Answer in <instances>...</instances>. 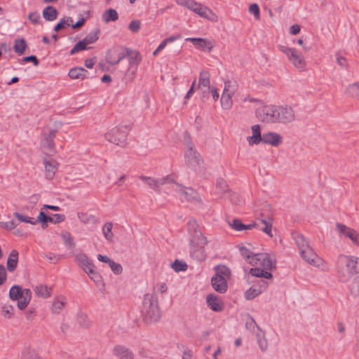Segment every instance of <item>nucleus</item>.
Returning a JSON list of instances; mask_svg holds the SVG:
<instances>
[{
  "label": "nucleus",
  "mask_w": 359,
  "mask_h": 359,
  "mask_svg": "<svg viewBox=\"0 0 359 359\" xmlns=\"http://www.w3.org/2000/svg\"><path fill=\"white\" fill-rule=\"evenodd\" d=\"M188 231L190 236V255L197 262H203L206 259L205 246L208 244L206 237L203 236L196 221H189Z\"/></svg>",
  "instance_id": "1"
},
{
  "label": "nucleus",
  "mask_w": 359,
  "mask_h": 359,
  "mask_svg": "<svg viewBox=\"0 0 359 359\" xmlns=\"http://www.w3.org/2000/svg\"><path fill=\"white\" fill-rule=\"evenodd\" d=\"M359 257L341 254L336 261V269L340 280H349L359 272Z\"/></svg>",
  "instance_id": "2"
},
{
  "label": "nucleus",
  "mask_w": 359,
  "mask_h": 359,
  "mask_svg": "<svg viewBox=\"0 0 359 359\" xmlns=\"http://www.w3.org/2000/svg\"><path fill=\"white\" fill-rule=\"evenodd\" d=\"M294 239L302 258L307 264L317 268H321L325 271L328 270L327 262L316 253L303 235L298 234L295 236Z\"/></svg>",
  "instance_id": "3"
},
{
  "label": "nucleus",
  "mask_w": 359,
  "mask_h": 359,
  "mask_svg": "<svg viewBox=\"0 0 359 359\" xmlns=\"http://www.w3.org/2000/svg\"><path fill=\"white\" fill-rule=\"evenodd\" d=\"M273 218L270 215H266L264 212H261L259 217L257 218V221L245 225L238 219H233L231 222H229L230 226L238 231L243 230H249L253 228H259L262 231L270 237H273L272 233V226H273Z\"/></svg>",
  "instance_id": "4"
},
{
  "label": "nucleus",
  "mask_w": 359,
  "mask_h": 359,
  "mask_svg": "<svg viewBox=\"0 0 359 359\" xmlns=\"http://www.w3.org/2000/svg\"><path fill=\"white\" fill-rule=\"evenodd\" d=\"M142 314L146 323H156L161 316L157 295L155 293H147L144 295Z\"/></svg>",
  "instance_id": "5"
},
{
  "label": "nucleus",
  "mask_w": 359,
  "mask_h": 359,
  "mask_svg": "<svg viewBox=\"0 0 359 359\" xmlns=\"http://www.w3.org/2000/svg\"><path fill=\"white\" fill-rule=\"evenodd\" d=\"M9 298L13 301H18V308L25 310L32 299V292L29 289H22L19 285H13L9 290Z\"/></svg>",
  "instance_id": "6"
},
{
  "label": "nucleus",
  "mask_w": 359,
  "mask_h": 359,
  "mask_svg": "<svg viewBox=\"0 0 359 359\" xmlns=\"http://www.w3.org/2000/svg\"><path fill=\"white\" fill-rule=\"evenodd\" d=\"M129 128L126 125H118L104 134V138L109 142L116 145L124 147L126 144V138Z\"/></svg>",
  "instance_id": "7"
},
{
  "label": "nucleus",
  "mask_w": 359,
  "mask_h": 359,
  "mask_svg": "<svg viewBox=\"0 0 359 359\" xmlns=\"http://www.w3.org/2000/svg\"><path fill=\"white\" fill-rule=\"evenodd\" d=\"M279 50L284 53L288 60L300 72L306 70V62L303 54L294 48H290L285 46H280Z\"/></svg>",
  "instance_id": "8"
},
{
  "label": "nucleus",
  "mask_w": 359,
  "mask_h": 359,
  "mask_svg": "<svg viewBox=\"0 0 359 359\" xmlns=\"http://www.w3.org/2000/svg\"><path fill=\"white\" fill-rule=\"evenodd\" d=\"M139 179L144 182L149 189L155 191H159L161 188L164 185L172 186V184H175V176L173 175H168L161 178L140 175Z\"/></svg>",
  "instance_id": "9"
},
{
  "label": "nucleus",
  "mask_w": 359,
  "mask_h": 359,
  "mask_svg": "<svg viewBox=\"0 0 359 359\" xmlns=\"http://www.w3.org/2000/svg\"><path fill=\"white\" fill-rule=\"evenodd\" d=\"M185 161L187 165L195 171L199 170L203 164L201 155L194 148L192 143H189L186 147Z\"/></svg>",
  "instance_id": "10"
},
{
  "label": "nucleus",
  "mask_w": 359,
  "mask_h": 359,
  "mask_svg": "<svg viewBox=\"0 0 359 359\" xmlns=\"http://www.w3.org/2000/svg\"><path fill=\"white\" fill-rule=\"evenodd\" d=\"M130 53V48L122 46L114 47L107 52L106 61L110 65H118L122 59L126 57V55H129Z\"/></svg>",
  "instance_id": "11"
},
{
  "label": "nucleus",
  "mask_w": 359,
  "mask_h": 359,
  "mask_svg": "<svg viewBox=\"0 0 359 359\" xmlns=\"http://www.w3.org/2000/svg\"><path fill=\"white\" fill-rule=\"evenodd\" d=\"M257 117L266 123L276 122V106L266 105L258 108L256 111Z\"/></svg>",
  "instance_id": "12"
},
{
  "label": "nucleus",
  "mask_w": 359,
  "mask_h": 359,
  "mask_svg": "<svg viewBox=\"0 0 359 359\" xmlns=\"http://www.w3.org/2000/svg\"><path fill=\"white\" fill-rule=\"evenodd\" d=\"M43 164L44 165L45 178L48 180H53L58 170L60 163L50 155L46 154L43 158Z\"/></svg>",
  "instance_id": "13"
},
{
  "label": "nucleus",
  "mask_w": 359,
  "mask_h": 359,
  "mask_svg": "<svg viewBox=\"0 0 359 359\" xmlns=\"http://www.w3.org/2000/svg\"><path fill=\"white\" fill-rule=\"evenodd\" d=\"M172 185L175 186V191L180 196L181 200L194 201H201L202 200L198 192L191 187H186L176 182L175 184H172Z\"/></svg>",
  "instance_id": "14"
},
{
  "label": "nucleus",
  "mask_w": 359,
  "mask_h": 359,
  "mask_svg": "<svg viewBox=\"0 0 359 359\" xmlns=\"http://www.w3.org/2000/svg\"><path fill=\"white\" fill-rule=\"evenodd\" d=\"M336 228L339 236L348 238L353 245L359 247V233L341 223H337Z\"/></svg>",
  "instance_id": "15"
},
{
  "label": "nucleus",
  "mask_w": 359,
  "mask_h": 359,
  "mask_svg": "<svg viewBox=\"0 0 359 359\" xmlns=\"http://www.w3.org/2000/svg\"><path fill=\"white\" fill-rule=\"evenodd\" d=\"M295 119L294 111L289 106H276V122L288 123Z\"/></svg>",
  "instance_id": "16"
},
{
  "label": "nucleus",
  "mask_w": 359,
  "mask_h": 359,
  "mask_svg": "<svg viewBox=\"0 0 359 359\" xmlns=\"http://www.w3.org/2000/svg\"><path fill=\"white\" fill-rule=\"evenodd\" d=\"M57 130H52L48 133L45 134L41 139V147L44 151L56 153L54 138L55 137Z\"/></svg>",
  "instance_id": "17"
},
{
  "label": "nucleus",
  "mask_w": 359,
  "mask_h": 359,
  "mask_svg": "<svg viewBox=\"0 0 359 359\" xmlns=\"http://www.w3.org/2000/svg\"><path fill=\"white\" fill-rule=\"evenodd\" d=\"M193 12L210 21L217 22L218 20L217 15L211 9L200 3H197V6H195Z\"/></svg>",
  "instance_id": "18"
},
{
  "label": "nucleus",
  "mask_w": 359,
  "mask_h": 359,
  "mask_svg": "<svg viewBox=\"0 0 359 359\" xmlns=\"http://www.w3.org/2000/svg\"><path fill=\"white\" fill-rule=\"evenodd\" d=\"M112 353L118 359H134L133 351L123 345H116L112 350Z\"/></svg>",
  "instance_id": "19"
},
{
  "label": "nucleus",
  "mask_w": 359,
  "mask_h": 359,
  "mask_svg": "<svg viewBox=\"0 0 359 359\" xmlns=\"http://www.w3.org/2000/svg\"><path fill=\"white\" fill-rule=\"evenodd\" d=\"M75 261L86 273L92 272V269L95 268V265L84 253L80 252L75 255Z\"/></svg>",
  "instance_id": "20"
},
{
  "label": "nucleus",
  "mask_w": 359,
  "mask_h": 359,
  "mask_svg": "<svg viewBox=\"0 0 359 359\" xmlns=\"http://www.w3.org/2000/svg\"><path fill=\"white\" fill-rule=\"evenodd\" d=\"M67 304V298L64 295L56 296L53 298L50 311L53 314H59Z\"/></svg>",
  "instance_id": "21"
},
{
  "label": "nucleus",
  "mask_w": 359,
  "mask_h": 359,
  "mask_svg": "<svg viewBox=\"0 0 359 359\" xmlns=\"http://www.w3.org/2000/svg\"><path fill=\"white\" fill-rule=\"evenodd\" d=\"M255 266H261L266 270H271L274 267V264L268 254L257 253L255 255Z\"/></svg>",
  "instance_id": "22"
},
{
  "label": "nucleus",
  "mask_w": 359,
  "mask_h": 359,
  "mask_svg": "<svg viewBox=\"0 0 359 359\" xmlns=\"http://www.w3.org/2000/svg\"><path fill=\"white\" fill-rule=\"evenodd\" d=\"M206 301L208 306L214 311L220 312L224 309V304L221 299L215 294H208Z\"/></svg>",
  "instance_id": "23"
},
{
  "label": "nucleus",
  "mask_w": 359,
  "mask_h": 359,
  "mask_svg": "<svg viewBox=\"0 0 359 359\" xmlns=\"http://www.w3.org/2000/svg\"><path fill=\"white\" fill-rule=\"evenodd\" d=\"M186 41H191L197 48H207L208 51H211L213 48L212 43L206 39L187 38L186 39Z\"/></svg>",
  "instance_id": "24"
},
{
  "label": "nucleus",
  "mask_w": 359,
  "mask_h": 359,
  "mask_svg": "<svg viewBox=\"0 0 359 359\" xmlns=\"http://www.w3.org/2000/svg\"><path fill=\"white\" fill-rule=\"evenodd\" d=\"M252 135L247 137V140L250 145L258 144L262 140L260 127L259 125H254L251 128Z\"/></svg>",
  "instance_id": "25"
},
{
  "label": "nucleus",
  "mask_w": 359,
  "mask_h": 359,
  "mask_svg": "<svg viewBox=\"0 0 359 359\" xmlns=\"http://www.w3.org/2000/svg\"><path fill=\"white\" fill-rule=\"evenodd\" d=\"M226 280L218 279L217 277H212L211 284L214 290L219 293H224L228 289V284Z\"/></svg>",
  "instance_id": "26"
},
{
  "label": "nucleus",
  "mask_w": 359,
  "mask_h": 359,
  "mask_svg": "<svg viewBox=\"0 0 359 359\" xmlns=\"http://www.w3.org/2000/svg\"><path fill=\"white\" fill-rule=\"evenodd\" d=\"M281 137L275 133H264L262 142L272 146H278L281 142Z\"/></svg>",
  "instance_id": "27"
},
{
  "label": "nucleus",
  "mask_w": 359,
  "mask_h": 359,
  "mask_svg": "<svg viewBox=\"0 0 359 359\" xmlns=\"http://www.w3.org/2000/svg\"><path fill=\"white\" fill-rule=\"evenodd\" d=\"M215 274L213 277H217L218 279H223L229 280L231 278V273L230 269L224 265H218L215 267Z\"/></svg>",
  "instance_id": "28"
},
{
  "label": "nucleus",
  "mask_w": 359,
  "mask_h": 359,
  "mask_svg": "<svg viewBox=\"0 0 359 359\" xmlns=\"http://www.w3.org/2000/svg\"><path fill=\"white\" fill-rule=\"evenodd\" d=\"M344 93L350 98L359 100V81L348 84Z\"/></svg>",
  "instance_id": "29"
},
{
  "label": "nucleus",
  "mask_w": 359,
  "mask_h": 359,
  "mask_svg": "<svg viewBox=\"0 0 359 359\" xmlns=\"http://www.w3.org/2000/svg\"><path fill=\"white\" fill-rule=\"evenodd\" d=\"M18 263V252L16 250H13L9 254L6 262L7 269L10 272H13L17 268Z\"/></svg>",
  "instance_id": "30"
},
{
  "label": "nucleus",
  "mask_w": 359,
  "mask_h": 359,
  "mask_svg": "<svg viewBox=\"0 0 359 359\" xmlns=\"http://www.w3.org/2000/svg\"><path fill=\"white\" fill-rule=\"evenodd\" d=\"M239 251L242 257L245 260L252 266H255L257 262H255V255L248 248L245 246L239 248Z\"/></svg>",
  "instance_id": "31"
},
{
  "label": "nucleus",
  "mask_w": 359,
  "mask_h": 359,
  "mask_svg": "<svg viewBox=\"0 0 359 359\" xmlns=\"http://www.w3.org/2000/svg\"><path fill=\"white\" fill-rule=\"evenodd\" d=\"M88 71L83 67L72 68L68 75L72 79H83L86 78Z\"/></svg>",
  "instance_id": "32"
},
{
  "label": "nucleus",
  "mask_w": 359,
  "mask_h": 359,
  "mask_svg": "<svg viewBox=\"0 0 359 359\" xmlns=\"http://www.w3.org/2000/svg\"><path fill=\"white\" fill-rule=\"evenodd\" d=\"M38 297L46 299L51 296L52 288L46 285H39L34 289Z\"/></svg>",
  "instance_id": "33"
},
{
  "label": "nucleus",
  "mask_w": 359,
  "mask_h": 359,
  "mask_svg": "<svg viewBox=\"0 0 359 359\" xmlns=\"http://www.w3.org/2000/svg\"><path fill=\"white\" fill-rule=\"evenodd\" d=\"M42 15L46 20L53 21L57 18L58 12L53 6H48L43 9Z\"/></svg>",
  "instance_id": "34"
},
{
  "label": "nucleus",
  "mask_w": 359,
  "mask_h": 359,
  "mask_svg": "<svg viewBox=\"0 0 359 359\" xmlns=\"http://www.w3.org/2000/svg\"><path fill=\"white\" fill-rule=\"evenodd\" d=\"M201 87H207L208 89L210 86V76L208 72L201 71L199 75V80L198 84V88L200 89Z\"/></svg>",
  "instance_id": "35"
},
{
  "label": "nucleus",
  "mask_w": 359,
  "mask_h": 359,
  "mask_svg": "<svg viewBox=\"0 0 359 359\" xmlns=\"http://www.w3.org/2000/svg\"><path fill=\"white\" fill-rule=\"evenodd\" d=\"M118 18L117 11L114 8H109L105 11L102 14V20L105 23L115 22Z\"/></svg>",
  "instance_id": "36"
},
{
  "label": "nucleus",
  "mask_w": 359,
  "mask_h": 359,
  "mask_svg": "<svg viewBox=\"0 0 359 359\" xmlns=\"http://www.w3.org/2000/svg\"><path fill=\"white\" fill-rule=\"evenodd\" d=\"M60 236L65 246L68 249L73 250L75 247V243L71 233L68 231H62L60 233Z\"/></svg>",
  "instance_id": "37"
},
{
  "label": "nucleus",
  "mask_w": 359,
  "mask_h": 359,
  "mask_svg": "<svg viewBox=\"0 0 359 359\" xmlns=\"http://www.w3.org/2000/svg\"><path fill=\"white\" fill-rule=\"evenodd\" d=\"M250 273L252 276L258 278H264L266 279H271L273 278V275L271 272L266 271L263 269L257 267L250 269Z\"/></svg>",
  "instance_id": "38"
},
{
  "label": "nucleus",
  "mask_w": 359,
  "mask_h": 359,
  "mask_svg": "<svg viewBox=\"0 0 359 359\" xmlns=\"http://www.w3.org/2000/svg\"><path fill=\"white\" fill-rule=\"evenodd\" d=\"M113 223L107 222L102 227V233L105 239L109 242H113L114 233L112 232Z\"/></svg>",
  "instance_id": "39"
},
{
  "label": "nucleus",
  "mask_w": 359,
  "mask_h": 359,
  "mask_svg": "<svg viewBox=\"0 0 359 359\" xmlns=\"http://www.w3.org/2000/svg\"><path fill=\"white\" fill-rule=\"evenodd\" d=\"M100 33V29L99 28H95L89 32L83 39L85 42L88 45L95 43L99 39V34Z\"/></svg>",
  "instance_id": "40"
},
{
  "label": "nucleus",
  "mask_w": 359,
  "mask_h": 359,
  "mask_svg": "<svg viewBox=\"0 0 359 359\" xmlns=\"http://www.w3.org/2000/svg\"><path fill=\"white\" fill-rule=\"evenodd\" d=\"M27 48L26 41L24 39H17L15 41L13 49L15 53L22 55L24 53Z\"/></svg>",
  "instance_id": "41"
},
{
  "label": "nucleus",
  "mask_w": 359,
  "mask_h": 359,
  "mask_svg": "<svg viewBox=\"0 0 359 359\" xmlns=\"http://www.w3.org/2000/svg\"><path fill=\"white\" fill-rule=\"evenodd\" d=\"M232 95L222 93L221 97V105L224 109H229L233 104Z\"/></svg>",
  "instance_id": "42"
},
{
  "label": "nucleus",
  "mask_w": 359,
  "mask_h": 359,
  "mask_svg": "<svg viewBox=\"0 0 359 359\" xmlns=\"http://www.w3.org/2000/svg\"><path fill=\"white\" fill-rule=\"evenodd\" d=\"M51 217L47 216L43 210L40 212L37 217L36 223L40 222L41 223V226L43 229H46L48 226V222L51 221Z\"/></svg>",
  "instance_id": "43"
},
{
  "label": "nucleus",
  "mask_w": 359,
  "mask_h": 359,
  "mask_svg": "<svg viewBox=\"0 0 359 359\" xmlns=\"http://www.w3.org/2000/svg\"><path fill=\"white\" fill-rule=\"evenodd\" d=\"M14 217L17 218L20 222H25L29 223L32 225H34L36 224V221L31 217L26 216L22 213H20L18 212H15L13 214Z\"/></svg>",
  "instance_id": "44"
},
{
  "label": "nucleus",
  "mask_w": 359,
  "mask_h": 359,
  "mask_svg": "<svg viewBox=\"0 0 359 359\" xmlns=\"http://www.w3.org/2000/svg\"><path fill=\"white\" fill-rule=\"evenodd\" d=\"M262 292V289L254 288L253 287H252L245 292V297L248 300H252L255 299L256 297H257Z\"/></svg>",
  "instance_id": "45"
},
{
  "label": "nucleus",
  "mask_w": 359,
  "mask_h": 359,
  "mask_svg": "<svg viewBox=\"0 0 359 359\" xmlns=\"http://www.w3.org/2000/svg\"><path fill=\"white\" fill-rule=\"evenodd\" d=\"M350 293L352 296H359V277H355L350 285Z\"/></svg>",
  "instance_id": "46"
},
{
  "label": "nucleus",
  "mask_w": 359,
  "mask_h": 359,
  "mask_svg": "<svg viewBox=\"0 0 359 359\" xmlns=\"http://www.w3.org/2000/svg\"><path fill=\"white\" fill-rule=\"evenodd\" d=\"M171 267L177 272L184 271L187 269V264L184 262L180 261L178 259H176L173 263H172Z\"/></svg>",
  "instance_id": "47"
},
{
  "label": "nucleus",
  "mask_w": 359,
  "mask_h": 359,
  "mask_svg": "<svg viewBox=\"0 0 359 359\" xmlns=\"http://www.w3.org/2000/svg\"><path fill=\"white\" fill-rule=\"evenodd\" d=\"M126 57H129V63H130V66H132L135 64L137 65L141 60L140 53L138 52L133 51L131 49H130V55H126Z\"/></svg>",
  "instance_id": "48"
},
{
  "label": "nucleus",
  "mask_w": 359,
  "mask_h": 359,
  "mask_svg": "<svg viewBox=\"0 0 359 359\" xmlns=\"http://www.w3.org/2000/svg\"><path fill=\"white\" fill-rule=\"evenodd\" d=\"M69 22H72V19L71 18H62L61 20L55 26L54 30L55 32H58L67 26L70 25Z\"/></svg>",
  "instance_id": "49"
},
{
  "label": "nucleus",
  "mask_w": 359,
  "mask_h": 359,
  "mask_svg": "<svg viewBox=\"0 0 359 359\" xmlns=\"http://www.w3.org/2000/svg\"><path fill=\"white\" fill-rule=\"evenodd\" d=\"M87 45L88 44L85 42V41L83 39L81 41H79L74 45V46L70 50V55H74L79 51L88 49Z\"/></svg>",
  "instance_id": "50"
},
{
  "label": "nucleus",
  "mask_w": 359,
  "mask_h": 359,
  "mask_svg": "<svg viewBox=\"0 0 359 359\" xmlns=\"http://www.w3.org/2000/svg\"><path fill=\"white\" fill-rule=\"evenodd\" d=\"M14 308L11 305H4L1 308V313L6 319H10L13 316Z\"/></svg>",
  "instance_id": "51"
},
{
  "label": "nucleus",
  "mask_w": 359,
  "mask_h": 359,
  "mask_svg": "<svg viewBox=\"0 0 359 359\" xmlns=\"http://www.w3.org/2000/svg\"><path fill=\"white\" fill-rule=\"evenodd\" d=\"M257 343L259 344L260 349L262 351H266L268 349V341H267L266 339L265 338L264 335V334L262 335V334H259L257 335Z\"/></svg>",
  "instance_id": "52"
},
{
  "label": "nucleus",
  "mask_w": 359,
  "mask_h": 359,
  "mask_svg": "<svg viewBox=\"0 0 359 359\" xmlns=\"http://www.w3.org/2000/svg\"><path fill=\"white\" fill-rule=\"evenodd\" d=\"M235 89L232 85V82L229 80L224 82V94H229L233 95Z\"/></svg>",
  "instance_id": "53"
},
{
  "label": "nucleus",
  "mask_w": 359,
  "mask_h": 359,
  "mask_svg": "<svg viewBox=\"0 0 359 359\" xmlns=\"http://www.w3.org/2000/svg\"><path fill=\"white\" fill-rule=\"evenodd\" d=\"M249 11L254 15L256 20H259L260 18V11L259 6L257 4H252L249 7Z\"/></svg>",
  "instance_id": "54"
},
{
  "label": "nucleus",
  "mask_w": 359,
  "mask_h": 359,
  "mask_svg": "<svg viewBox=\"0 0 359 359\" xmlns=\"http://www.w3.org/2000/svg\"><path fill=\"white\" fill-rule=\"evenodd\" d=\"M109 266L111 269V271L115 273V274H121L122 273V271H123V268L121 266V264H118V263H116L114 262L113 260L109 263Z\"/></svg>",
  "instance_id": "55"
},
{
  "label": "nucleus",
  "mask_w": 359,
  "mask_h": 359,
  "mask_svg": "<svg viewBox=\"0 0 359 359\" xmlns=\"http://www.w3.org/2000/svg\"><path fill=\"white\" fill-rule=\"evenodd\" d=\"M129 29L134 33L137 32L140 29V22L138 20H132L128 26Z\"/></svg>",
  "instance_id": "56"
},
{
  "label": "nucleus",
  "mask_w": 359,
  "mask_h": 359,
  "mask_svg": "<svg viewBox=\"0 0 359 359\" xmlns=\"http://www.w3.org/2000/svg\"><path fill=\"white\" fill-rule=\"evenodd\" d=\"M28 18L32 22V23L36 25L39 22L40 15L38 12H32L29 14Z\"/></svg>",
  "instance_id": "57"
},
{
  "label": "nucleus",
  "mask_w": 359,
  "mask_h": 359,
  "mask_svg": "<svg viewBox=\"0 0 359 359\" xmlns=\"http://www.w3.org/2000/svg\"><path fill=\"white\" fill-rule=\"evenodd\" d=\"M90 278L95 282H99L101 279V276L95 271V268L92 269V272H86Z\"/></svg>",
  "instance_id": "58"
},
{
  "label": "nucleus",
  "mask_w": 359,
  "mask_h": 359,
  "mask_svg": "<svg viewBox=\"0 0 359 359\" xmlns=\"http://www.w3.org/2000/svg\"><path fill=\"white\" fill-rule=\"evenodd\" d=\"M50 217H51L52 220L50 221V222H52L54 224L60 223V222L64 221L65 219V215H61V214H54V215H53V216H50Z\"/></svg>",
  "instance_id": "59"
},
{
  "label": "nucleus",
  "mask_w": 359,
  "mask_h": 359,
  "mask_svg": "<svg viewBox=\"0 0 359 359\" xmlns=\"http://www.w3.org/2000/svg\"><path fill=\"white\" fill-rule=\"evenodd\" d=\"M7 275L4 265L0 264V285H3L6 280Z\"/></svg>",
  "instance_id": "60"
},
{
  "label": "nucleus",
  "mask_w": 359,
  "mask_h": 359,
  "mask_svg": "<svg viewBox=\"0 0 359 359\" xmlns=\"http://www.w3.org/2000/svg\"><path fill=\"white\" fill-rule=\"evenodd\" d=\"M1 226L8 229V230H12L14 229L17 224L15 223L14 221H10L7 222H1L0 223Z\"/></svg>",
  "instance_id": "61"
},
{
  "label": "nucleus",
  "mask_w": 359,
  "mask_h": 359,
  "mask_svg": "<svg viewBox=\"0 0 359 359\" xmlns=\"http://www.w3.org/2000/svg\"><path fill=\"white\" fill-rule=\"evenodd\" d=\"M22 61L25 62H32L34 65L36 67L39 65V60L37 57L33 55L23 57Z\"/></svg>",
  "instance_id": "62"
},
{
  "label": "nucleus",
  "mask_w": 359,
  "mask_h": 359,
  "mask_svg": "<svg viewBox=\"0 0 359 359\" xmlns=\"http://www.w3.org/2000/svg\"><path fill=\"white\" fill-rule=\"evenodd\" d=\"M337 62L341 68H346L348 67V64L347 60L342 56H338L337 57Z\"/></svg>",
  "instance_id": "63"
},
{
  "label": "nucleus",
  "mask_w": 359,
  "mask_h": 359,
  "mask_svg": "<svg viewBox=\"0 0 359 359\" xmlns=\"http://www.w3.org/2000/svg\"><path fill=\"white\" fill-rule=\"evenodd\" d=\"M217 188L221 191H224L227 188V184L224 179L219 178L217 182Z\"/></svg>",
  "instance_id": "64"
}]
</instances>
